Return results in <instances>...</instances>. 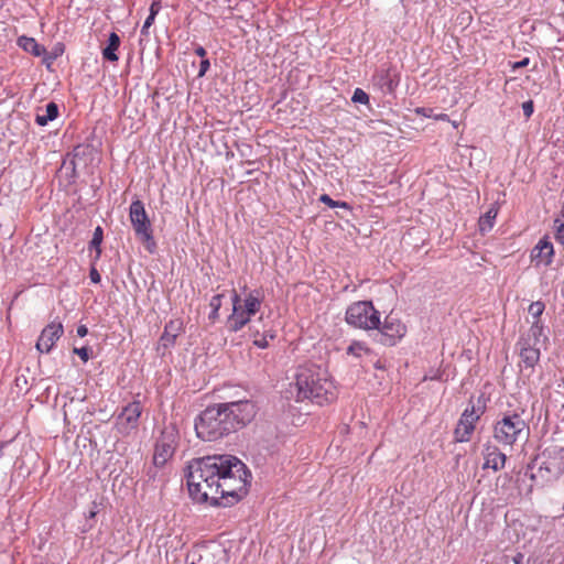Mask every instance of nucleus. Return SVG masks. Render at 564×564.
I'll list each match as a JSON object with an SVG mask.
<instances>
[{
    "mask_svg": "<svg viewBox=\"0 0 564 564\" xmlns=\"http://www.w3.org/2000/svg\"><path fill=\"white\" fill-rule=\"evenodd\" d=\"M251 478L238 457L215 454L193 459L187 466L186 482L194 501L227 508L247 496Z\"/></svg>",
    "mask_w": 564,
    "mask_h": 564,
    "instance_id": "obj_1",
    "label": "nucleus"
},
{
    "mask_svg": "<svg viewBox=\"0 0 564 564\" xmlns=\"http://www.w3.org/2000/svg\"><path fill=\"white\" fill-rule=\"evenodd\" d=\"M257 412L258 406L251 400L209 405L195 420L196 435L205 442L220 440L249 424Z\"/></svg>",
    "mask_w": 564,
    "mask_h": 564,
    "instance_id": "obj_2",
    "label": "nucleus"
},
{
    "mask_svg": "<svg viewBox=\"0 0 564 564\" xmlns=\"http://www.w3.org/2000/svg\"><path fill=\"white\" fill-rule=\"evenodd\" d=\"M294 386L297 402L307 400L317 405H325L337 399V388L328 372L321 366L300 367Z\"/></svg>",
    "mask_w": 564,
    "mask_h": 564,
    "instance_id": "obj_3",
    "label": "nucleus"
},
{
    "mask_svg": "<svg viewBox=\"0 0 564 564\" xmlns=\"http://www.w3.org/2000/svg\"><path fill=\"white\" fill-rule=\"evenodd\" d=\"M522 409L502 412L492 425L494 440L503 447H513L520 441H527L530 433L528 422L522 417Z\"/></svg>",
    "mask_w": 564,
    "mask_h": 564,
    "instance_id": "obj_4",
    "label": "nucleus"
},
{
    "mask_svg": "<svg viewBox=\"0 0 564 564\" xmlns=\"http://www.w3.org/2000/svg\"><path fill=\"white\" fill-rule=\"evenodd\" d=\"M547 341L543 323L532 322L528 332L522 333L516 344L520 357L519 367L530 369L532 373L540 361L541 346Z\"/></svg>",
    "mask_w": 564,
    "mask_h": 564,
    "instance_id": "obj_5",
    "label": "nucleus"
},
{
    "mask_svg": "<svg viewBox=\"0 0 564 564\" xmlns=\"http://www.w3.org/2000/svg\"><path fill=\"white\" fill-rule=\"evenodd\" d=\"M232 313L227 318V328L231 333L242 329L262 305L263 294L260 290L250 291L245 299L234 290L231 295Z\"/></svg>",
    "mask_w": 564,
    "mask_h": 564,
    "instance_id": "obj_6",
    "label": "nucleus"
},
{
    "mask_svg": "<svg viewBox=\"0 0 564 564\" xmlns=\"http://www.w3.org/2000/svg\"><path fill=\"white\" fill-rule=\"evenodd\" d=\"M539 463L536 474H531L530 478L534 480L540 478L543 482L557 480L564 473V446L551 444L536 455L528 469H533Z\"/></svg>",
    "mask_w": 564,
    "mask_h": 564,
    "instance_id": "obj_7",
    "label": "nucleus"
},
{
    "mask_svg": "<svg viewBox=\"0 0 564 564\" xmlns=\"http://www.w3.org/2000/svg\"><path fill=\"white\" fill-rule=\"evenodd\" d=\"M487 400L485 394L478 395L476 402L473 398L469 400L468 406L462 413L458 423L454 430V437L456 442H468L475 431L476 423L486 411Z\"/></svg>",
    "mask_w": 564,
    "mask_h": 564,
    "instance_id": "obj_8",
    "label": "nucleus"
},
{
    "mask_svg": "<svg viewBox=\"0 0 564 564\" xmlns=\"http://www.w3.org/2000/svg\"><path fill=\"white\" fill-rule=\"evenodd\" d=\"M347 324L361 329H378L380 313L370 301H358L348 306L345 317Z\"/></svg>",
    "mask_w": 564,
    "mask_h": 564,
    "instance_id": "obj_9",
    "label": "nucleus"
},
{
    "mask_svg": "<svg viewBox=\"0 0 564 564\" xmlns=\"http://www.w3.org/2000/svg\"><path fill=\"white\" fill-rule=\"evenodd\" d=\"M129 218L135 236L141 240L147 250L153 252L156 248V243L153 237V230L151 221L144 208V204L140 200H133L129 207Z\"/></svg>",
    "mask_w": 564,
    "mask_h": 564,
    "instance_id": "obj_10",
    "label": "nucleus"
},
{
    "mask_svg": "<svg viewBox=\"0 0 564 564\" xmlns=\"http://www.w3.org/2000/svg\"><path fill=\"white\" fill-rule=\"evenodd\" d=\"M175 452V433L174 431L163 430L156 440L153 465L154 467H163Z\"/></svg>",
    "mask_w": 564,
    "mask_h": 564,
    "instance_id": "obj_11",
    "label": "nucleus"
},
{
    "mask_svg": "<svg viewBox=\"0 0 564 564\" xmlns=\"http://www.w3.org/2000/svg\"><path fill=\"white\" fill-rule=\"evenodd\" d=\"M142 411L143 406L139 400H133L123 406L117 416L118 431L121 434H129L132 430H135Z\"/></svg>",
    "mask_w": 564,
    "mask_h": 564,
    "instance_id": "obj_12",
    "label": "nucleus"
},
{
    "mask_svg": "<svg viewBox=\"0 0 564 564\" xmlns=\"http://www.w3.org/2000/svg\"><path fill=\"white\" fill-rule=\"evenodd\" d=\"M378 330L380 332V341L386 346H393L405 335L406 326L391 313L386 316Z\"/></svg>",
    "mask_w": 564,
    "mask_h": 564,
    "instance_id": "obj_13",
    "label": "nucleus"
},
{
    "mask_svg": "<svg viewBox=\"0 0 564 564\" xmlns=\"http://www.w3.org/2000/svg\"><path fill=\"white\" fill-rule=\"evenodd\" d=\"M63 334L64 327L61 322H52L47 324L41 332V335L36 341V349L41 354L51 352L56 341L62 337Z\"/></svg>",
    "mask_w": 564,
    "mask_h": 564,
    "instance_id": "obj_14",
    "label": "nucleus"
},
{
    "mask_svg": "<svg viewBox=\"0 0 564 564\" xmlns=\"http://www.w3.org/2000/svg\"><path fill=\"white\" fill-rule=\"evenodd\" d=\"M373 84L383 94H393L400 83V74L395 67H381L372 76Z\"/></svg>",
    "mask_w": 564,
    "mask_h": 564,
    "instance_id": "obj_15",
    "label": "nucleus"
},
{
    "mask_svg": "<svg viewBox=\"0 0 564 564\" xmlns=\"http://www.w3.org/2000/svg\"><path fill=\"white\" fill-rule=\"evenodd\" d=\"M484 465L482 468H491L495 471L501 470L505 467L507 456L500 451L497 445L487 442L482 448Z\"/></svg>",
    "mask_w": 564,
    "mask_h": 564,
    "instance_id": "obj_16",
    "label": "nucleus"
},
{
    "mask_svg": "<svg viewBox=\"0 0 564 564\" xmlns=\"http://www.w3.org/2000/svg\"><path fill=\"white\" fill-rule=\"evenodd\" d=\"M554 248L549 237H543L531 251V260H539L545 265H550L553 261Z\"/></svg>",
    "mask_w": 564,
    "mask_h": 564,
    "instance_id": "obj_17",
    "label": "nucleus"
},
{
    "mask_svg": "<svg viewBox=\"0 0 564 564\" xmlns=\"http://www.w3.org/2000/svg\"><path fill=\"white\" fill-rule=\"evenodd\" d=\"M183 323L180 319H172L165 324L164 332L160 337V345L165 349L175 345L177 336L181 334Z\"/></svg>",
    "mask_w": 564,
    "mask_h": 564,
    "instance_id": "obj_18",
    "label": "nucleus"
},
{
    "mask_svg": "<svg viewBox=\"0 0 564 564\" xmlns=\"http://www.w3.org/2000/svg\"><path fill=\"white\" fill-rule=\"evenodd\" d=\"M58 116V106L54 101L48 102L45 108H39L36 116H35V122L44 127L50 121H53Z\"/></svg>",
    "mask_w": 564,
    "mask_h": 564,
    "instance_id": "obj_19",
    "label": "nucleus"
},
{
    "mask_svg": "<svg viewBox=\"0 0 564 564\" xmlns=\"http://www.w3.org/2000/svg\"><path fill=\"white\" fill-rule=\"evenodd\" d=\"M120 37L116 32H111L107 45L102 48L101 54L104 59L108 62H117L119 59V56L117 55V51L120 46Z\"/></svg>",
    "mask_w": 564,
    "mask_h": 564,
    "instance_id": "obj_20",
    "label": "nucleus"
},
{
    "mask_svg": "<svg viewBox=\"0 0 564 564\" xmlns=\"http://www.w3.org/2000/svg\"><path fill=\"white\" fill-rule=\"evenodd\" d=\"M19 46L28 53L39 57L46 54V48L39 44L35 39L22 35L18 39Z\"/></svg>",
    "mask_w": 564,
    "mask_h": 564,
    "instance_id": "obj_21",
    "label": "nucleus"
},
{
    "mask_svg": "<svg viewBox=\"0 0 564 564\" xmlns=\"http://www.w3.org/2000/svg\"><path fill=\"white\" fill-rule=\"evenodd\" d=\"M498 210L495 207L489 208V210L479 218V230L485 234L489 231L494 227L495 219L497 217Z\"/></svg>",
    "mask_w": 564,
    "mask_h": 564,
    "instance_id": "obj_22",
    "label": "nucleus"
},
{
    "mask_svg": "<svg viewBox=\"0 0 564 564\" xmlns=\"http://www.w3.org/2000/svg\"><path fill=\"white\" fill-rule=\"evenodd\" d=\"M104 239V230L100 226H97L94 230L93 239L89 242V249H95L97 252V258L101 253L100 245Z\"/></svg>",
    "mask_w": 564,
    "mask_h": 564,
    "instance_id": "obj_23",
    "label": "nucleus"
},
{
    "mask_svg": "<svg viewBox=\"0 0 564 564\" xmlns=\"http://www.w3.org/2000/svg\"><path fill=\"white\" fill-rule=\"evenodd\" d=\"M223 294H216L210 299L209 306L212 308V312L208 315V319L213 323L218 318L219 316V310L221 307V299Z\"/></svg>",
    "mask_w": 564,
    "mask_h": 564,
    "instance_id": "obj_24",
    "label": "nucleus"
},
{
    "mask_svg": "<svg viewBox=\"0 0 564 564\" xmlns=\"http://www.w3.org/2000/svg\"><path fill=\"white\" fill-rule=\"evenodd\" d=\"M545 310V304L544 302L542 301H535V302H532L530 305H529V308H528V312L530 315H532V317L534 318L533 322H539V323H542L541 321V315L543 314Z\"/></svg>",
    "mask_w": 564,
    "mask_h": 564,
    "instance_id": "obj_25",
    "label": "nucleus"
},
{
    "mask_svg": "<svg viewBox=\"0 0 564 564\" xmlns=\"http://www.w3.org/2000/svg\"><path fill=\"white\" fill-rule=\"evenodd\" d=\"M319 202L324 203L330 208H344L350 210L351 207L348 203L341 200H334L329 195L323 194L319 196Z\"/></svg>",
    "mask_w": 564,
    "mask_h": 564,
    "instance_id": "obj_26",
    "label": "nucleus"
},
{
    "mask_svg": "<svg viewBox=\"0 0 564 564\" xmlns=\"http://www.w3.org/2000/svg\"><path fill=\"white\" fill-rule=\"evenodd\" d=\"M553 229H554V238L557 243L564 246V220H554L553 221Z\"/></svg>",
    "mask_w": 564,
    "mask_h": 564,
    "instance_id": "obj_27",
    "label": "nucleus"
},
{
    "mask_svg": "<svg viewBox=\"0 0 564 564\" xmlns=\"http://www.w3.org/2000/svg\"><path fill=\"white\" fill-rule=\"evenodd\" d=\"M351 101L355 104H369V95L361 88H356L354 90Z\"/></svg>",
    "mask_w": 564,
    "mask_h": 564,
    "instance_id": "obj_28",
    "label": "nucleus"
},
{
    "mask_svg": "<svg viewBox=\"0 0 564 564\" xmlns=\"http://www.w3.org/2000/svg\"><path fill=\"white\" fill-rule=\"evenodd\" d=\"M253 345L258 348L264 349L269 346L268 335L260 334L259 330H256L253 334Z\"/></svg>",
    "mask_w": 564,
    "mask_h": 564,
    "instance_id": "obj_29",
    "label": "nucleus"
},
{
    "mask_svg": "<svg viewBox=\"0 0 564 564\" xmlns=\"http://www.w3.org/2000/svg\"><path fill=\"white\" fill-rule=\"evenodd\" d=\"M368 349L365 347L362 343L354 341L349 347L347 348V354L352 355L356 357H360L362 352L367 351Z\"/></svg>",
    "mask_w": 564,
    "mask_h": 564,
    "instance_id": "obj_30",
    "label": "nucleus"
},
{
    "mask_svg": "<svg viewBox=\"0 0 564 564\" xmlns=\"http://www.w3.org/2000/svg\"><path fill=\"white\" fill-rule=\"evenodd\" d=\"M73 352L78 355L84 362H87L90 357V348L88 347L74 348Z\"/></svg>",
    "mask_w": 564,
    "mask_h": 564,
    "instance_id": "obj_31",
    "label": "nucleus"
},
{
    "mask_svg": "<svg viewBox=\"0 0 564 564\" xmlns=\"http://www.w3.org/2000/svg\"><path fill=\"white\" fill-rule=\"evenodd\" d=\"M522 110H523V115L527 119H529L533 111H534V104H533V100H527L522 104Z\"/></svg>",
    "mask_w": 564,
    "mask_h": 564,
    "instance_id": "obj_32",
    "label": "nucleus"
},
{
    "mask_svg": "<svg viewBox=\"0 0 564 564\" xmlns=\"http://www.w3.org/2000/svg\"><path fill=\"white\" fill-rule=\"evenodd\" d=\"M155 20V17L154 15H148V18L145 19L143 25H142V29H141V34L142 35H148L149 34V28L153 24Z\"/></svg>",
    "mask_w": 564,
    "mask_h": 564,
    "instance_id": "obj_33",
    "label": "nucleus"
},
{
    "mask_svg": "<svg viewBox=\"0 0 564 564\" xmlns=\"http://www.w3.org/2000/svg\"><path fill=\"white\" fill-rule=\"evenodd\" d=\"M210 67V63L207 58H203L199 63L198 77H203Z\"/></svg>",
    "mask_w": 564,
    "mask_h": 564,
    "instance_id": "obj_34",
    "label": "nucleus"
},
{
    "mask_svg": "<svg viewBox=\"0 0 564 564\" xmlns=\"http://www.w3.org/2000/svg\"><path fill=\"white\" fill-rule=\"evenodd\" d=\"M89 278L93 283H99L101 280L100 273L95 267L90 269Z\"/></svg>",
    "mask_w": 564,
    "mask_h": 564,
    "instance_id": "obj_35",
    "label": "nucleus"
},
{
    "mask_svg": "<svg viewBox=\"0 0 564 564\" xmlns=\"http://www.w3.org/2000/svg\"><path fill=\"white\" fill-rule=\"evenodd\" d=\"M529 63H530V58L529 57H524L521 61L514 62L513 64H511V68L514 70L517 68L527 67L529 65Z\"/></svg>",
    "mask_w": 564,
    "mask_h": 564,
    "instance_id": "obj_36",
    "label": "nucleus"
},
{
    "mask_svg": "<svg viewBox=\"0 0 564 564\" xmlns=\"http://www.w3.org/2000/svg\"><path fill=\"white\" fill-rule=\"evenodd\" d=\"M63 51L62 50H55L54 54L53 55H48V56H45L44 59H43V63L46 64L47 67H50V65L52 64V62L62 53Z\"/></svg>",
    "mask_w": 564,
    "mask_h": 564,
    "instance_id": "obj_37",
    "label": "nucleus"
},
{
    "mask_svg": "<svg viewBox=\"0 0 564 564\" xmlns=\"http://www.w3.org/2000/svg\"><path fill=\"white\" fill-rule=\"evenodd\" d=\"M97 513H98V506L96 502H93V506H91L90 510L88 511L87 518L94 519Z\"/></svg>",
    "mask_w": 564,
    "mask_h": 564,
    "instance_id": "obj_38",
    "label": "nucleus"
},
{
    "mask_svg": "<svg viewBox=\"0 0 564 564\" xmlns=\"http://www.w3.org/2000/svg\"><path fill=\"white\" fill-rule=\"evenodd\" d=\"M159 11H160V4H159V2H155V1H154V2L151 4V7H150V15H154V17H156V14L159 13Z\"/></svg>",
    "mask_w": 564,
    "mask_h": 564,
    "instance_id": "obj_39",
    "label": "nucleus"
},
{
    "mask_svg": "<svg viewBox=\"0 0 564 564\" xmlns=\"http://www.w3.org/2000/svg\"><path fill=\"white\" fill-rule=\"evenodd\" d=\"M432 111L433 110L431 108H424V107L416 109V113L422 115L424 117H431Z\"/></svg>",
    "mask_w": 564,
    "mask_h": 564,
    "instance_id": "obj_40",
    "label": "nucleus"
},
{
    "mask_svg": "<svg viewBox=\"0 0 564 564\" xmlns=\"http://www.w3.org/2000/svg\"><path fill=\"white\" fill-rule=\"evenodd\" d=\"M76 332L79 337H85L88 334V328L85 325H79Z\"/></svg>",
    "mask_w": 564,
    "mask_h": 564,
    "instance_id": "obj_41",
    "label": "nucleus"
},
{
    "mask_svg": "<svg viewBox=\"0 0 564 564\" xmlns=\"http://www.w3.org/2000/svg\"><path fill=\"white\" fill-rule=\"evenodd\" d=\"M195 54L203 58V57L206 56L207 52H206V50L203 46L197 45L196 48H195Z\"/></svg>",
    "mask_w": 564,
    "mask_h": 564,
    "instance_id": "obj_42",
    "label": "nucleus"
},
{
    "mask_svg": "<svg viewBox=\"0 0 564 564\" xmlns=\"http://www.w3.org/2000/svg\"><path fill=\"white\" fill-rule=\"evenodd\" d=\"M554 220H560V221L564 220V203L562 204L561 210H560L558 215L555 217Z\"/></svg>",
    "mask_w": 564,
    "mask_h": 564,
    "instance_id": "obj_43",
    "label": "nucleus"
},
{
    "mask_svg": "<svg viewBox=\"0 0 564 564\" xmlns=\"http://www.w3.org/2000/svg\"><path fill=\"white\" fill-rule=\"evenodd\" d=\"M265 334L268 335V339H273L275 337L271 332H267Z\"/></svg>",
    "mask_w": 564,
    "mask_h": 564,
    "instance_id": "obj_44",
    "label": "nucleus"
},
{
    "mask_svg": "<svg viewBox=\"0 0 564 564\" xmlns=\"http://www.w3.org/2000/svg\"><path fill=\"white\" fill-rule=\"evenodd\" d=\"M148 475L149 477H155V473H152V469L150 468V470L148 471Z\"/></svg>",
    "mask_w": 564,
    "mask_h": 564,
    "instance_id": "obj_45",
    "label": "nucleus"
},
{
    "mask_svg": "<svg viewBox=\"0 0 564 564\" xmlns=\"http://www.w3.org/2000/svg\"><path fill=\"white\" fill-rule=\"evenodd\" d=\"M563 511H564V505H563Z\"/></svg>",
    "mask_w": 564,
    "mask_h": 564,
    "instance_id": "obj_46",
    "label": "nucleus"
},
{
    "mask_svg": "<svg viewBox=\"0 0 564 564\" xmlns=\"http://www.w3.org/2000/svg\"><path fill=\"white\" fill-rule=\"evenodd\" d=\"M191 564H195V563H191Z\"/></svg>",
    "mask_w": 564,
    "mask_h": 564,
    "instance_id": "obj_47",
    "label": "nucleus"
}]
</instances>
